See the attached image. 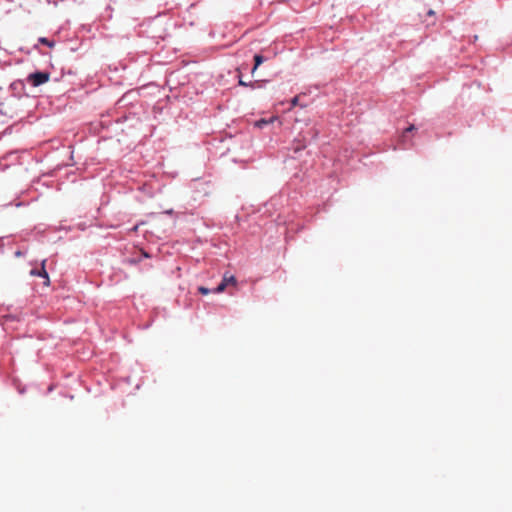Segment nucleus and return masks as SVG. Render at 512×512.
Returning <instances> with one entry per match:
<instances>
[{"instance_id":"1","label":"nucleus","mask_w":512,"mask_h":512,"mask_svg":"<svg viewBox=\"0 0 512 512\" xmlns=\"http://www.w3.org/2000/svg\"><path fill=\"white\" fill-rule=\"evenodd\" d=\"M49 79H50V74L48 72H35V73L30 74L27 78L28 82L31 83L35 87L48 82Z\"/></svg>"},{"instance_id":"2","label":"nucleus","mask_w":512,"mask_h":512,"mask_svg":"<svg viewBox=\"0 0 512 512\" xmlns=\"http://www.w3.org/2000/svg\"><path fill=\"white\" fill-rule=\"evenodd\" d=\"M45 264H46V260H43L42 264H41V266H42L41 270L32 269L30 274L33 276H40V277L44 278L45 279L44 285L48 286L50 281H49L48 273L45 269Z\"/></svg>"},{"instance_id":"3","label":"nucleus","mask_w":512,"mask_h":512,"mask_svg":"<svg viewBox=\"0 0 512 512\" xmlns=\"http://www.w3.org/2000/svg\"><path fill=\"white\" fill-rule=\"evenodd\" d=\"M222 281L224 282V284H226L227 286L228 285H233L235 286L237 284V280L236 278L233 276V275H230L228 273H225L223 275V279Z\"/></svg>"},{"instance_id":"4","label":"nucleus","mask_w":512,"mask_h":512,"mask_svg":"<svg viewBox=\"0 0 512 512\" xmlns=\"http://www.w3.org/2000/svg\"><path fill=\"white\" fill-rule=\"evenodd\" d=\"M254 61H255V65L252 69V74L256 71V69L258 68L259 65H261L264 61V58L263 56L257 54L254 56Z\"/></svg>"},{"instance_id":"5","label":"nucleus","mask_w":512,"mask_h":512,"mask_svg":"<svg viewBox=\"0 0 512 512\" xmlns=\"http://www.w3.org/2000/svg\"><path fill=\"white\" fill-rule=\"evenodd\" d=\"M275 120V117H272L269 121L265 120V119H261L259 121L256 122V126L261 128L263 127L264 125L268 124V123H271Z\"/></svg>"},{"instance_id":"6","label":"nucleus","mask_w":512,"mask_h":512,"mask_svg":"<svg viewBox=\"0 0 512 512\" xmlns=\"http://www.w3.org/2000/svg\"><path fill=\"white\" fill-rule=\"evenodd\" d=\"M227 285L224 284L223 281H221V283L215 288L214 292L215 293H221L223 292L225 289H226Z\"/></svg>"},{"instance_id":"7","label":"nucleus","mask_w":512,"mask_h":512,"mask_svg":"<svg viewBox=\"0 0 512 512\" xmlns=\"http://www.w3.org/2000/svg\"><path fill=\"white\" fill-rule=\"evenodd\" d=\"M198 291H199L202 295H207V294H209V292H210V290H209L208 288L203 287V286L199 287V288H198Z\"/></svg>"},{"instance_id":"8","label":"nucleus","mask_w":512,"mask_h":512,"mask_svg":"<svg viewBox=\"0 0 512 512\" xmlns=\"http://www.w3.org/2000/svg\"><path fill=\"white\" fill-rule=\"evenodd\" d=\"M415 126L414 125H410L408 128L405 129L404 133H407V132H411L413 130H415ZM402 139L405 140V134L402 135Z\"/></svg>"},{"instance_id":"9","label":"nucleus","mask_w":512,"mask_h":512,"mask_svg":"<svg viewBox=\"0 0 512 512\" xmlns=\"http://www.w3.org/2000/svg\"><path fill=\"white\" fill-rule=\"evenodd\" d=\"M239 85L240 86H250V87H254V84L253 83H246L245 81L242 80V78L239 79Z\"/></svg>"},{"instance_id":"10","label":"nucleus","mask_w":512,"mask_h":512,"mask_svg":"<svg viewBox=\"0 0 512 512\" xmlns=\"http://www.w3.org/2000/svg\"><path fill=\"white\" fill-rule=\"evenodd\" d=\"M40 42L45 44V45H48V46H51L52 44L49 42L48 39L46 38H40Z\"/></svg>"},{"instance_id":"11","label":"nucleus","mask_w":512,"mask_h":512,"mask_svg":"<svg viewBox=\"0 0 512 512\" xmlns=\"http://www.w3.org/2000/svg\"><path fill=\"white\" fill-rule=\"evenodd\" d=\"M297 102H298V97L296 96V97H294V98L292 99V101H291L292 106H293V107H294V106H296V105H297Z\"/></svg>"},{"instance_id":"12","label":"nucleus","mask_w":512,"mask_h":512,"mask_svg":"<svg viewBox=\"0 0 512 512\" xmlns=\"http://www.w3.org/2000/svg\"><path fill=\"white\" fill-rule=\"evenodd\" d=\"M142 255L145 257V258H149L150 255L148 253H146L145 251H142Z\"/></svg>"},{"instance_id":"13","label":"nucleus","mask_w":512,"mask_h":512,"mask_svg":"<svg viewBox=\"0 0 512 512\" xmlns=\"http://www.w3.org/2000/svg\"><path fill=\"white\" fill-rule=\"evenodd\" d=\"M433 14H434V12H433L432 10H430V11L428 12V15H433Z\"/></svg>"}]
</instances>
